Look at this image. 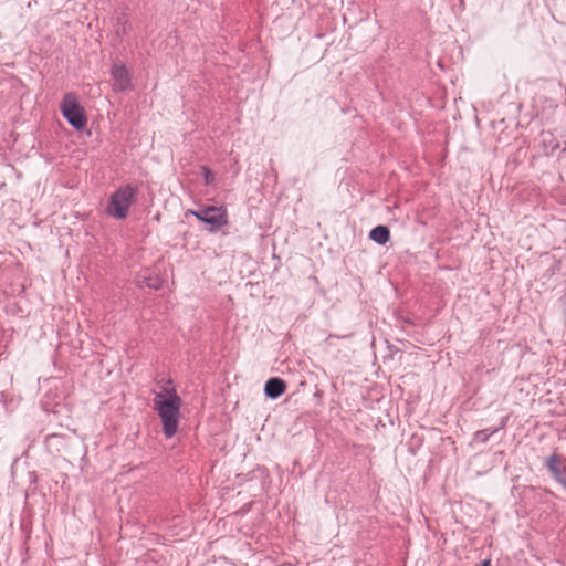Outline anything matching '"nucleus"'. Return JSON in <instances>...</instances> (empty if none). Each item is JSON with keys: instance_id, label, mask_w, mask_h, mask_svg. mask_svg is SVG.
Segmentation results:
<instances>
[{"instance_id": "6", "label": "nucleus", "mask_w": 566, "mask_h": 566, "mask_svg": "<svg viewBox=\"0 0 566 566\" xmlns=\"http://www.w3.org/2000/svg\"><path fill=\"white\" fill-rule=\"evenodd\" d=\"M545 467L554 480L566 489V467L563 464L562 455L553 452L545 460Z\"/></svg>"}, {"instance_id": "2", "label": "nucleus", "mask_w": 566, "mask_h": 566, "mask_svg": "<svg viewBox=\"0 0 566 566\" xmlns=\"http://www.w3.org/2000/svg\"><path fill=\"white\" fill-rule=\"evenodd\" d=\"M138 188L130 184H127L118 188L109 199V203L106 208L108 216L122 220L128 214L130 206L135 202Z\"/></svg>"}, {"instance_id": "14", "label": "nucleus", "mask_w": 566, "mask_h": 566, "mask_svg": "<svg viewBox=\"0 0 566 566\" xmlns=\"http://www.w3.org/2000/svg\"><path fill=\"white\" fill-rule=\"evenodd\" d=\"M479 566H491V562L489 559H484Z\"/></svg>"}, {"instance_id": "8", "label": "nucleus", "mask_w": 566, "mask_h": 566, "mask_svg": "<svg viewBox=\"0 0 566 566\" xmlns=\"http://www.w3.org/2000/svg\"><path fill=\"white\" fill-rule=\"evenodd\" d=\"M286 390V384L279 377L270 378L264 386V394L268 398L276 399L281 397Z\"/></svg>"}, {"instance_id": "5", "label": "nucleus", "mask_w": 566, "mask_h": 566, "mask_svg": "<svg viewBox=\"0 0 566 566\" xmlns=\"http://www.w3.org/2000/svg\"><path fill=\"white\" fill-rule=\"evenodd\" d=\"M111 75L115 92H125L132 88V77L125 65L114 64L111 69Z\"/></svg>"}, {"instance_id": "11", "label": "nucleus", "mask_w": 566, "mask_h": 566, "mask_svg": "<svg viewBox=\"0 0 566 566\" xmlns=\"http://www.w3.org/2000/svg\"><path fill=\"white\" fill-rule=\"evenodd\" d=\"M496 432H497V429H493V428L479 430L474 433V441L480 442V443H485L489 440V438Z\"/></svg>"}, {"instance_id": "12", "label": "nucleus", "mask_w": 566, "mask_h": 566, "mask_svg": "<svg viewBox=\"0 0 566 566\" xmlns=\"http://www.w3.org/2000/svg\"><path fill=\"white\" fill-rule=\"evenodd\" d=\"M202 170V177L206 185H211L214 181V174L211 171V169L207 166L201 167Z\"/></svg>"}, {"instance_id": "9", "label": "nucleus", "mask_w": 566, "mask_h": 566, "mask_svg": "<svg viewBox=\"0 0 566 566\" xmlns=\"http://www.w3.org/2000/svg\"><path fill=\"white\" fill-rule=\"evenodd\" d=\"M369 239L384 245L390 240V230L387 226H377L369 232Z\"/></svg>"}, {"instance_id": "7", "label": "nucleus", "mask_w": 566, "mask_h": 566, "mask_svg": "<svg viewBox=\"0 0 566 566\" xmlns=\"http://www.w3.org/2000/svg\"><path fill=\"white\" fill-rule=\"evenodd\" d=\"M136 282L140 287H148L158 291L163 287V279L155 272L146 269L138 273Z\"/></svg>"}, {"instance_id": "3", "label": "nucleus", "mask_w": 566, "mask_h": 566, "mask_svg": "<svg viewBox=\"0 0 566 566\" xmlns=\"http://www.w3.org/2000/svg\"><path fill=\"white\" fill-rule=\"evenodd\" d=\"M60 109L67 123L75 129H83L87 123L84 108L78 103L75 93H66L60 105Z\"/></svg>"}, {"instance_id": "10", "label": "nucleus", "mask_w": 566, "mask_h": 566, "mask_svg": "<svg viewBox=\"0 0 566 566\" xmlns=\"http://www.w3.org/2000/svg\"><path fill=\"white\" fill-rule=\"evenodd\" d=\"M116 34L118 36L127 35L130 29L128 15L124 12L119 13L116 18Z\"/></svg>"}, {"instance_id": "13", "label": "nucleus", "mask_w": 566, "mask_h": 566, "mask_svg": "<svg viewBox=\"0 0 566 566\" xmlns=\"http://www.w3.org/2000/svg\"><path fill=\"white\" fill-rule=\"evenodd\" d=\"M507 419H509V417H504L501 420L500 426L499 427H494L493 429H497V431L504 429L506 427Z\"/></svg>"}, {"instance_id": "1", "label": "nucleus", "mask_w": 566, "mask_h": 566, "mask_svg": "<svg viewBox=\"0 0 566 566\" xmlns=\"http://www.w3.org/2000/svg\"><path fill=\"white\" fill-rule=\"evenodd\" d=\"M181 398L175 388H163L154 398L155 409L163 422V432L166 438L176 434L179 424Z\"/></svg>"}, {"instance_id": "4", "label": "nucleus", "mask_w": 566, "mask_h": 566, "mask_svg": "<svg viewBox=\"0 0 566 566\" xmlns=\"http://www.w3.org/2000/svg\"><path fill=\"white\" fill-rule=\"evenodd\" d=\"M186 214L195 216L199 221L218 229L228 223L227 211L221 207L208 206L202 210H187Z\"/></svg>"}]
</instances>
